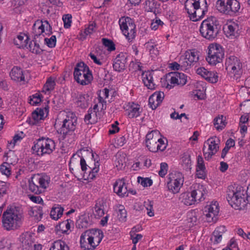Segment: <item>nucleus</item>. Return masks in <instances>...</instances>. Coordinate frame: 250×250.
I'll return each mask as SVG.
<instances>
[{
  "mask_svg": "<svg viewBox=\"0 0 250 250\" xmlns=\"http://www.w3.org/2000/svg\"><path fill=\"white\" fill-rule=\"evenodd\" d=\"M145 45L147 49H148L150 52V54L152 55L157 56L158 54L159 51L156 47V44L153 42V40H150V41L146 42Z\"/></svg>",
  "mask_w": 250,
  "mask_h": 250,
  "instance_id": "obj_39",
  "label": "nucleus"
},
{
  "mask_svg": "<svg viewBox=\"0 0 250 250\" xmlns=\"http://www.w3.org/2000/svg\"><path fill=\"white\" fill-rule=\"evenodd\" d=\"M160 6L156 0H146L144 4V9L147 12H152L156 15Z\"/></svg>",
  "mask_w": 250,
  "mask_h": 250,
  "instance_id": "obj_23",
  "label": "nucleus"
},
{
  "mask_svg": "<svg viewBox=\"0 0 250 250\" xmlns=\"http://www.w3.org/2000/svg\"><path fill=\"white\" fill-rule=\"evenodd\" d=\"M104 237L103 231L99 229L85 230L81 236V247L84 250H94Z\"/></svg>",
  "mask_w": 250,
  "mask_h": 250,
  "instance_id": "obj_3",
  "label": "nucleus"
},
{
  "mask_svg": "<svg viewBox=\"0 0 250 250\" xmlns=\"http://www.w3.org/2000/svg\"><path fill=\"white\" fill-rule=\"evenodd\" d=\"M142 79L144 84L150 89L155 88V84L153 82L152 72L146 71L142 73Z\"/></svg>",
  "mask_w": 250,
  "mask_h": 250,
  "instance_id": "obj_24",
  "label": "nucleus"
},
{
  "mask_svg": "<svg viewBox=\"0 0 250 250\" xmlns=\"http://www.w3.org/2000/svg\"><path fill=\"white\" fill-rule=\"evenodd\" d=\"M188 61L190 62L193 65L197 63L199 60V55L197 51L194 50L187 51L185 53V57Z\"/></svg>",
  "mask_w": 250,
  "mask_h": 250,
  "instance_id": "obj_32",
  "label": "nucleus"
},
{
  "mask_svg": "<svg viewBox=\"0 0 250 250\" xmlns=\"http://www.w3.org/2000/svg\"><path fill=\"white\" fill-rule=\"evenodd\" d=\"M159 133L157 131L154 130L148 133L146 137V142H149L150 140H152L153 138H157L156 136Z\"/></svg>",
  "mask_w": 250,
  "mask_h": 250,
  "instance_id": "obj_63",
  "label": "nucleus"
},
{
  "mask_svg": "<svg viewBox=\"0 0 250 250\" xmlns=\"http://www.w3.org/2000/svg\"><path fill=\"white\" fill-rule=\"evenodd\" d=\"M48 106H45L43 108H37L36 110L39 114V116H40V118L44 119L45 117L47 116L48 113Z\"/></svg>",
  "mask_w": 250,
  "mask_h": 250,
  "instance_id": "obj_58",
  "label": "nucleus"
},
{
  "mask_svg": "<svg viewBox=\"0 0 250 250\" xmlns=\"http://www.w3.org/2000/svg\"><path fill=\"white\" fill-rule=\"evenodd\" d=\"M179 199L182 203L187 206H190L194 204L195 203V197L193 196L191 192L181 193Z\"/></svg>",
  "mask_w": 250,
  "mask_h": 250,
  "instance_id": "obj_26",
  "label": "nucleus"
},
{
  "mask_svg": "<svg viewBox=\"0 0 250 250\" xmlns=\"http://www.w3.org/2000/svg\"><path fill=\"white\" fill-rule=\"evenodd\" d=\"M32 149L39 156L50 154L55 149V143L51 139L42 137L34 142Z\"/></svg>",
  "mask_w": 250,
  "mask_h": 250,
  "instance_id": "obj_6",
  "label": "nucleus"
},
{
  "mask_svg": "<svg viewBox=\"0 0 250 250\" xmlns=\"http://www.w3.org/2000/svg\"><path fill=\"white\" fill-rule=\"evenodd\" d=\"M44 33L43 21H37L33 26V33L34 37L40 36Z\"/></svg>",
  "mask_w": 250,
  "mask_h": 250,
  "instance_id": "obj_31",
  "label": "nucleus"
},
{
  "mask_svg": "<svg viewBox=\"0 0 250 250\" xmlns=\"http://www.w3.org/2000/svg\"><path fill=\"white\" fill-rule=\"evenodd\" d=\"M219 30L218 21L214 17L204 20L200 27V32L202 36L209 40L215 39L218 34Z\"/></svg>",
  "mask_w": 250,
  "mask_h": 250,
  "instance_id": "obj_5",
  "label": "nucleus"
},
{
  "mask_svg": "<svg viewBox=\"0 0 250 250\" xmlns=\"http://www.w3.org/2000/svg\"><path fill=\"white\" fill-rule=\"evenodd\" d=\"M227 199L229 205L235 209H243L249 203L250 204V188L247 193L239 185H231L228 187Z\"/></svg>",
  "mask_w": 250,
  "mask_h": 250,
  "instance_id": "obj_1",
  "label": "nucleus"
},
{
  "mask_svg": "<svg viewBox=\"0 0 250 250\" xmlns=\"http://www.w3.org/2000/svg\"><path fill=\"white\" fill-rule=\"evenodd\" d=\"M127 106L128 108L126 109V111L129 118H134L140 116L142 112L140 105L134 103H132L129 104Z\"/></svg>",
  "mask_w": 250,
  "mask_h": 250,
  "instance_id": "obj_19",
  "label": "nucleus"
},
{
  "mask_svg": "<svg viewBox=\"0 0 250 250\" xmlns=\"http://www.w3.org/2000/svg\"><path fill=\"white\" fill-rule=\"evenodd\" d=\"M63 208L58 205L57 207H53L50 212L51 217L55 220H57L62 215Z\"/></svg>",
  "mask_w": 250,
  "mask_h": 250,
  "instance_id": "obj_33",
  "label": "nucleus"
},
{
  "mask_svg": "<svg viewBox=\"0 0 250 250\" xmlns=\"http://www.w3.org/2000/svg\"><path fill=\"white\" fill-rule=\"evenodd\" d=\"M29 37L24 34H21L14 39L15 44L19 48H28Z\"/></svg>",
  "mask_w": 250,
  "mask_h": 250,
  "instance_id": "obj_28",
  "label": "nucleus"
},
{
  "mask_svg": "<svg viewBox=\"0 0 250 250\" xmlns=\"http://www.w3.org/2000/svg\"><path fill=\"white\" fill-rule=\"evenodd\" d=\"M126 60V57L123 53H120L117 55L113 64L114 70L117 72L123 71L125 67Z\"/></svg>",
  "mask_w": 250,
  "mask_h": 250,
  "instance_id": "obj_18",
  "label": "nucleus"
},
{
  "mask_svg": "<svg viewBox=\"0 0 250 250\" xmlns=\"http://www.w3.org/2000/svg\"><path fill=\"white\" fill-rule=\"evenodd\" d=\"M167 180L168 190L174 194L178 193L184 183L182 174L179 172L169 174Z\"/></svg>",
  "mask_w": 250,
  "mask_h": 250,
  "instance_id": "obj_11",
  "label": "nucleus"
},
{
  "mask_svg": "<svg viewBox=\"0 0 250 250\" xmlns=\"http://www.w3.org/2000/svg\"><path fill=\"white\" fill-rule=\"evenodd\" d=\"M207 61L212 65H215L222 62L224 56V52L222 46L219 44H211L208 47Z\"/></svg>",
  "mask_w": 250,
  "mask_h": 250,
  "instance_id": "obj_9",
  "label": "nucleus"
},
{
  "mask_svg": "<svg viewBox=\"0 0 250 250\" xmlns=\"http://www.w3.org/2000/svg\"><path fill=\"white\" fill-rule=\"evenodd\" d=\"M71 15L69 14H66L63 16L62 20L64 23V27L65 28H68L71 26Z\"/></svg>",
  "mask_w": 250,
  "mask_h": 250,
  "instance_id": "obj_56",
  "label": "nucleus"
},
{
  "mask_svg": "<svg viewBox=\"0 0 250 250\" xmlns=\"http://www.w3.org/2000/svg\"><path fill=\"white\" fill-rule=\"evenodd\" d=\"M135 229V228H133L132 229V230L130 232V236H131V239L132 240V243L133 244H136L139 240H140L143 236L141 234H136L135 233L133 234L135 232V230H133V229Z\"/></svg>",
  "mask_w": 250,
  "mask_h": 250,
  "instance_id": "obj_53",
  "label": "nucleus"
},
{
  "mask_svg": "<svg viewBox=\"0 0 250 250\" xmlns=\"http://www.w3.org/2000/svg\"><path fill=\"white\" fill-rule=\"evenodd\" d=\"M89 219L88 217L81 216L76 222V227L79 229H84L90 225Z\"/></svg>",
  "mask_w": 250,
  "mask_h": 250,
  "instance_id": "obj_34",
  "label": "nucleus"
},
{
  "mask_svg": "<svg viewBox=\"0 0 250 250\" xmlns=\"http://www.w3.org/2000/svg\"><path fill=\"white\" fill-rule=\"evenodd\" d=\"M74 77L76 81L81 85L89 84L93 79L89 67L83 62L78 63L74 68Z\"/></svg>",
  "mask_w": 250,
  "mask_h": 250,
  "instance_id": "obj_7",
  "label": "nucleus"
},
{
  "mask_svg": "<svg viewBox=\"0 0 250 250\" xmlns=\"http://www.w3.org/2000/svg\"><path fill=\"white\" fill-rule=\"evenodd\" d=\"M114 192L121 197L128 196V190L124 179L116 181L113 186Z\"/></svg>",
  "mask_w": 250,
  "mask_h": 250,
  "instance_id": "obj_17",
  "label": "nucleus"
},
{
  "mask_svg": "<svg viewBox=\"0 0 250 250\" xmlns=\"http://www.w3.org/2000/svg\"><path fill=\"white\" fill-rule=\"evenodd\" d=\"M226 231L224 226H220L217 228L213 232L210 238V240L213 244H217L220 243L222 240L223 234Z\"/></svg>",
  "mask_w": 250,
  "mask_h": 250,
  "instance_id": "obj_21",
  "label": "nucleus"
},
{
  "mask_svg": "<svg viewBox=\"0 0 250 250\" xmlns=\"http://www.w3.org/2000/svg\"><path fill=\"white\" fill-rule=\"evenodd\" d=\"M191 193L195 197V202L197 201L201 202L205 199L204 196L207 193V190L204 186L197 185L196 188L193 190Z\"/></svg>",
  "mask_w": 250,
  "mask_h": 250,
  "instance_id": "obj_22",
  "label": "nucleus"
},
{
  "mask_svg": "<svg viewBox=\"0 0 250 250\" xmlns=\"http://www.w3.org/2000/svg\"><path fill=\"white\" fill-rule=\"evenodd\" d=\"M95 27V23H92L90 24L85 29L84 32L80 34L81 40H83L85 39L87 35L91 34L93 32Z\"/></svg>",
  "mask_w": 250,
  "mask_h": 250,
  "instance_id": "obj_45",
  "label": "nucleus"
},
{
  "mask_svg": "<svg viewBox=\"0 0 250 250\" xmlns=\"http://www.w3.org/2000/svg\"><path fill=\"white\" fill-rule=\"evenodd\" d=\"M166 81L169 83V85L171 86V88L175 85L183 86L187 82V77L185 74L179 72H170L166 74Z\"/></svg>",
  "mask_w": 250,
  "mask_h": 250,
  "instance_id": "obj_14",
  "label": "nucleus"
},
{
  "mask_svg": "<svg viewBox=\"0 0 250 250\" xmlns=\"http://www.w3.org/2000/svg\"><path fill=\"white\" fill-rule=\"evenodd\" d=\"M152 95L154 97L156 102H157L159 105L163 101L165 97L164 93L161 91L159 92H155Z\"/></svg>",
  "mask_w": 250,
  "mask_h": 250,
  "instance_id": "obj_59",
  "label": "nucleus"
},
{
  "mask_svg": "<svg viewBox=\"0 0 250 250\" xmlns=\"http://www.w3.org/2000/svg\"><path fill=\"white\" fill-rule=\"evenodd\" d=\"M214 125L217 130L222 129L226 125L224 116L221 115L220 117H216L214 119Z\"/></svg>",
  "mask_w": 250,
  "mask_h": 250,
  "instance_id": "obj_42",
  "label": "nucleus"
},
{
  "mask_svg": "<svg viewBox=\"0 0 250 250\" xmlns=\"http://www.w3.org/2000/svg\"><path fill=\"white\" fill-rule=\"evenodd\" d=\"M182 166L183 168L188 170L191 169V160L188 154H185L182 157Z\"/></svg>",
  "mask_w": 250,
  "mask_h": 250,
  "instance_id": "obj_44",
  "label": "nucleus"
},
{
  "mask_svg": "<svg viewBox=\"0 0 250 250\" xmlns=\"http://www.w3.org/2000/svg\"><path fill=\"white\" fill-rule=\"evenodd\" d=\"M163 24L164 23L162 21L156 18L153 20L150 27L152 29L156 30L158 29L159 26H162Z\"/></svg>",
  "mask_w": 250,
  "mask_h": 250,
  "instance_id": "obj_60",
  "label": "nucleus"
},
{
  "mask_svg": "<svg viewBox=\"0 0 250 250\" xmlns=\"http://www.w3.org/2000/svg\"><path fill=\"white\" fill-rule=\"evenodd\" d=\"M207 11L208 5L206 0L203 6L201 5L200 7L197 8V9L192 11V13H189L188 14L191 20L193 21H196L203 18Z\"/></svg>",
  "mask_w": 250,
  "mask_h": 250,
  "instance_id": "obj_16",
  "label": "nucleus"
},
{
  "mask_svg": "<svg viewBox=\"0 0 250 250\" xmlns=\"http://www.w3.org/2000/svg\"><path fill=\"white\" fill-rule=\"evenodd\" d=\"M21 239L23 250H33L34 244L30 234L24 235L21 237Z\"/></svg>",
  "mask_w": 250,
  "mask_h": 250,
  "instance_id": "obj_25",
  "label": "nucleus"
},
{
  "mask_svg": "<svg viewBox=\"0 0 250 250\" xmlns=\"http://www.w3.org/2000/svg\"><path fill=\"white\" fill-rule=\"evenodd\" d=\"M44 33L46 35H50L52 33V28L47 21H43Z\"/></svg>",
  "mask_w": 250,
  "mask_h": 250,
  "instance_id": "obj_61",
  "label": "nucleus"
},
{
  "mask_svg": "<svg viewBox=\"0 0 250 250\" xmlns=\"http://www.w3.org/2000/svg\"><path fill=\"white\" fill-rule=\"evenodd\" d=\"M88 98L87 94L80 95L77 101L78 105L82 108H86L88 105Z\"/></svg>",
  "mask_w": 250,
  "mask_h": 250,
  "instance_id": "obj_38",
  "label": "nucleus"
},
{
  "mask_svg": "<svg viewBox=\"0 0 250 250\" xmlns=\"http://www.w3.org/2000/svg\"><path fill=\"white\" fill-rule=\"evenodd\" d=\"M24 216L20 207L11 206L2 215V225L7 230H16L22 225Z\"/></svg>",
  "mask_w": 250,
  "mask_h": 250,
  "instance_id": "obj_2",
  "label": "nucleus"
},
{
  "mask_svg": "<svg viewBox=\"0 0 250 250\" xmlns=\"http://www.w3.org/2000/svg\"><path fill=\"white\" fill-rule=\"evenodd\" d=\"M49 250H69V249L64 241L59 240L52 244Z\"/></svg>",
  "mask_w": 250,
  "mask_h": 250,
  "instance_id": "obj_35",
  "label": "nucleus"
},
{
  "mask_svg": "<svg viewBox=\"0 0 250 250\" xmlns=\"http://www.w3.org/2000/svg\"><path fill=\"white\" fill-rule=\"evenodd\" d=\"M138 182L144 187H150L152 185V180L148 178L138 177Z\"/></svg>",
  "mask_w": 250,
  "mask_h": 250,
  "instance_id": "obj_50",
  "label": "nucleus"
},
{
  "mask_svg": "<svg viewBox=\"0 0 250 250\" xmlns=\"http://www.w3.org/2000/svg\"><path fill=\"white\" fill-rule=\"evenodd\" d=\"M103 44L107 48V50L109 51H112L115 50V46L114 42L110 40L103 38Z\"/></svg>",
  "mask_w": 250,
  "mask_h": 250,
  "instance_id": "obj_47",
  "label": "nucleus"
},
{
  "mask_svg": "<svg viewBox=\"0 0 250 250\" xmlns=\"http://www.w3.org/2000/svg\"><path fill=\"white\" fill-rule=\"evenodd\" d=\"M229 15L236 13L240 9V3L237 0H229Z\"/></svg>",
  "mask_w": 250,
  "mask_h": 250,
  "instance_id": "obj_37",
  "label": "nucleus"
},
{
  "mask_svg": "<svg viewBox=\"0 0 250 250\" xmlns=\"http://www.w3.org/2000/svg\"><path fill=\"white\" fill-rule=\"evenodd\" d=\"M148 104L152 109H156L159 105L152 95H151L148 99Z\"/></svg>",
  "mask_w": 250,
  "mask_h": 250,
  "instance_id": "obj_64",
  "label": "nucleus"
},
{
  "mask_svg": "<svg viewBox=\"0 0 250 250\" xmlns=\"http://www.w3.org/2000/svg\"><path fill=\"white\" fill-rule=\"evenodd\" d=\"M100 164L99 162L97 161L96 162H95V167L91 169V171L89 172V176L91 179H94L96 177V174L98 172L99 169Z\"/></svg>",
  "mask_w": 250,
  "mask_h": 250,
  "instance_id": "obj_52",
  "label": "nucleus"
},
{
  "mask_svg": "<svg viewBox=\"0 0 250 250\" xmlns=\"http://www.w3.org/2000/svg\"><path fill=\"white\" fill-rule=\"evenodd\" d=\"M219 212V204L217 202H212L205 208L204 214L206 217V220L208 222H214L216 221V216Z\"/></svg>",
  "mask_w": 250,
  "mask_h": 250,
  "instance_id": "obj_15",
  "label": "nucleus"
},
{
  "mask_svg": "<svg viewBox=\"0 0 250 250\" xmlns=\"http://www.w3.org/2000/svg\"><path fill=\"white\" fill-rule=\"evenodd\" d=\"M116 157L117 158L115 162L116 163L118 164V165H116V167H119L120 168H121L125 163V158L124 155L122 156L120 154H117Z\"/></svg>",
  "mask_w": 250,
  "mask_h": 250,
  "instance_id": "obj_54",
  "label": "nucleus"
},
{
  "mask_svg": "<svg viewBox=\"0 0 250 250\" xmlns=\"http://www.w3.org/2000/svg\"><path fill=\"white\" fill-rule=\"evenodd\" d=\"M229 5V0H218L216 3V8L220 13L228 14Z\"/></svg>",
  "mask_w": 250,
  "mask_h": 250,
  "instance_id": "obj_30",
  "label": "nucleus"
},
{
  "mask_svg": "<svg viewBox=\"0 0 250 250\" xmlns=\"http://www.w3.org/2000/svg\"><path fill=\"white\" fill-rule=\"evenodd\" d=\"M158 138H153L152 140L149 142H146V146L148 148L149 151L156 152L158 151Z\"/></svg>",
  "mask_w": 250,
  "mask_h": 250,
  "instance_id": "obj_41",
  "label": "nucleus"
},
{
  "mask_svg": "<svg viewBox=\"0 0 250 250\" xmlns=\"http://www.w3.org/2000/svg\"><path fill=\"white\" fill-rule=\"evenodd\" d=\"M220 143V140L219 138L216 137H212L209 139L206 144L208 145V150L206 151L205 144L204 145L203 148V151L205 159L206 160H209L212 156L215 155L216 153L218 151L219 148V144Z\"/></svg>",
  "mask_w": 250,
  "mask_h": 250,
  "instance_id": "obj_13",
  "label": "nucleus"
},
{
  "mask_svg": "<svg viewBox=\"0 0 250 250\" xmlns=\"http://www.w3.org/2000/svg\"><path fill=\"white\" fill-rule=\"evenodd\" d=\"M10 76L12 80L16 82L24 80V76L22 70L18 67H14L10 72Z\"/></svg>",
  "mask_w": 250,
  "mask_h": 250,
  "instance_id": "obj_27",
  "label": "nucleus"
},
{
  "mask_svg": "<svg viewBox=\"0 0 250 250\" xmlns=\"http://www.w3.org/2000/svg\"><path fill=\"white\" fill-rule=\"evenodd\" d=\"M131 19L129 17L122 18L119 20V23L120 29L128 40L135 37V25L130 22Z\"/></svg>",
  "mask_w": 250,
  "mask_h": 250,
  "instance_id": "obj_12",
  "label": "nucleus"
},
{
  "mask_svg": "<svg viewBox=\"0 0 250 250\" xmlns=\"http://www.w3.org/2000/svg\"><path fill=\"white\" fill-rule=\"evenodd\" d=\"M236 28H237V25L235 24L228 25L226 30L225 31L227 36H235L237 34Z\"/></svg>",
  "mask_w": 250,
  "mask_h": 250,
  "instance_id": "obj_48",
  "label": "nucleus"
},
{
  "mask_svg": "<svg viewBox=\"0 0 250 250\" xmlns=\"http://www.w3.org/2000/svg\"><path fill=\"white\" fill-rule=\"evenodd\" d=\"M35 40V38L30 42L29 44H28V46L32 53L36 54H40L42 52V50L40 47L39 44Z\"/></svg>",
  "mask_w": 250,
  "mask_h": 250,
  "instance_id": "obj_36",
  "label": "nucleus"
},
{
  "mask_svg": "<svg viewBox=\"0 0 250 250\" xmlns=\"http://www.w3.org/2000/svg\"><path fill=\"white\" fill-rule=\"evenodd\" d=\"M145 206L147 210V215L150 217L153 216L154 212H153V203L151 201L145 202Z\"/></svg>",
  "mask_w": 250,
  "mask_h": 250,
  "instance_id": "obj_62",
  "label": "nucleus"
},
{
  "mask_svg": "<svg viewBox=\"0 0 250 250\" xmlns=\"http://www.w3.org/2000/svg\"><path fill=\"white\" fill-rule=\"evenodd\" d=\"M44 42L49 47L53 48L56 44V37L55 36L53 35L49 39L45 38Z\"/></svg>",
  "mask_w": 250,
  "mask_h": 250,
  "instance_id": "obj_51",
  "label": "nucleus"
},
{
  "mask_svg": "<svg viewBox=\"0 0 250 250\" xmlns=\"http://www.w3.org/2000/svg\"><path fill=\"white\" fill-rule=\"evenodd\" d=\"M226 69L230 74L237 79L242 73V63L240 60L234 56H230L226 60Z\"/></svg>",
  "mask_w": 250,
  "mask_h": 250,
  "instance_id": "obj_10",
  "label": "nucleus"
},
{
  "mask_svg": "<svg viewBox=\"0 0 250 250\" xmlns=\"http://www.w3.org/2000/svg\"><path fill=\"white\" fill-rule=\"evenodd\" d=\"M206 0H187L185 3V7L188 14L192 13L194 9L203 5Z\"/></svg>",
  "mask_w": 250,
  "mask_h": 250,
  "instance_id": "obj_20",
  "label": "nucleus"
},
{
  "mask_svg": "<svg viewBox=\"0 0 250 250\" xmlns=\"http://www.w3.org/2000/svg\"><path fill=\"white\" fill-rule=\"evenodd\" d=\"M168 165L166 163H162L160 165V170L159 171V175L162 177H164L167 173Z\"/></svg>",
  "mask_w": 250,
  "mask_h": 250,
  "instance_id": "obj_57",
  "label": "nucleus"
},
{
  "mask_svg": "<svg viewBox=\"0 0 250 250\" xmlns=\"http://www.w3.org/2000/svg\"><path fill=\"white\" fill-rule=\"evenodd\" d=\"M33 98H31L30 100L29 103L33 105H37L38 104L41 102L42 96L40 94L36 93L35 95H32Z\"/></svg>",
  "mask_w": 250,
  "mask_h": 250,
  "instance_id": "obj_55",
  "label": "nucleus"
},
{
  "mask_svg": "<svg viewBox=\"0 0 250 250\" xmlns=\"http://www.w3.org/2000/svg\"><path fill=\"white\" fill-rule=\"evenodd\" d=\"M105 203L103 200H98L94 207V211L93 214L96 218H100L104 214V204Z\"/></svg>",
  "mask_w": 250,
  "mask_h": 250,
  "instance_id": "obj_29",
  "label": "nucleus"
},
{
  "mask_svg": "<svg viewBox=\"0 0 250 250\" xmlns=\"http://www.w3.org/2000/svg\"><path fill=\"white\" fill-rule=\"evenodd\" d=\"M49 178L47 175H33L29 180V189L35 194L41 193L48 186Z\"/></svg>",
  "mask_w": 250,
  "mask_h": 250,
  "instance_id": "obj_8",
  "label": "nucleus"
},
{
  "mask_svg": "<svg viewBox=\"0 0 250 250\" xmlns=\"http://www.w3.org/2000/svg\"><path fill=\"white\" fill-rule=\"evenodd\" d=\"M96 116V111L89 108L88 113L84 117V122L86 124H92L95 122V117Z\"/></svg>",
  "mask_w": 250,
  "mask_h": 250,
  "instance_id": "obj_40",
  "label": "nucleus"
},
{
  "mask_svg": "<svg viewBox=\"0 0 250 250\" xmlns=\"http://www.w3.org/2000/svg\"><path fill=\"white\" fill-rule=\"evenodd\" d=\"M218 78L216 72L208 71V73L206 76L205 79L211 83H216L218 81Z\"/></svg>",
  "mask_w": 250,
  "mask_h": 250,
  "instance_id": "obj_49",
  "label": "nucleus"
},
{
  "mask_svg": "<svg viewBox=\"0 0 250 250\" xmlns=\"http://www.w3.org/2000/svg\"><path fill=\"white\" fill-rule=\"evenodd\" d=\"M62 120V126L60 129V134L62 135L63 139L66 138L68 135H70L76 129L77 125V117L76 115L71 112L67 113H60L56 120Z\"/></svg>",
  "mask_w": 250,
  "mask_h": 250,
  "instance_id": "obj_4",
  "label": "nucleus"
},
{
  "mask_svg": "<svg viewBox=\"0 0 250 250\" xmlns=\"http://www.w3.org/2000/svg\"><path fill=\"white\" fill-rule=\"evenodd\" d=\"M55 85V82L54 79L52 78H49L47 79L46 83L44 84L43 87V91L45 93L47 91H50L54 89Z\"/></svg>",
  "mask_w": 250,
  "mask_h": 250,
  "instance_id": "obj_43",
  "label": "nucleus"
},
{
  "mask_svg": "<svg viewBox=\"0 0 250 250\" xmlns=\"http://www.w3.org/2000/svg\"><path fill=\"white\" fill-rule=\"evenodd\" d=\"M118 218L119 220L121 222H125L126 221L127 216V212L125 208L123 206H120V208L118 210Z\"/></svg>",
  "mask_w": 250,
  "mask_h": 250,
  "instance_id": "obj_46",
  "label": "nucleus"
}]
</instances>
